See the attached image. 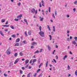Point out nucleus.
<instances>
[{"instance_id":"3","label":"nucleus","mask_w":77,"mask_h":77,"mask_svg":"<svg viewBox=\"0 0 77 77\" xmlns=\"http://www.w3.org/2000/svg\"><path fill=\"white\" fill-rule=\"evenodd\" d=\"M6 53H7L8 55H9L11 54V51H10V50L9 49H8L6 51Z\"/></svg>"},{"instance_id":"32","label":"nucleus","mask_w":77,"mask_h":77,"mask_svg":"<svg viewBox=\"0 0 77 77\" xmlns=\"http://www.w3.org/2000/svg\"><path fill=\"white\" fill-rule=\"evenodd\" d=\"M44 19V18L42 17L40 19V21H43V20Z\"/></svg>"},{"instance_id":"14","label":"nucleus","mask_w":77,"mask_h":77,"mask_svg":"<svg viewBox=\"0 0 77 77\" xmlns=\"http://www.w3.org/2000/svg\"><path fill=\"white\" fill-rule=\"evenodd\" d=\"M30 74H31V72L28 73L27 75V77H30Z\"/></svg>"},{"instance_id":"39","label":"nucleus","mask_w":77,"mask_h":77,"mask_svg":"<svg viewBox=\"0 0 77 77\" xmlns=\"http://www.w3.org/2000/svg\"><path fill=\"white\" fill-rule=\"evenodd\" d=\"M35 15H36V14H37V13H38V10H35Z\"/></svg>"},{"instance_id":"58","label":"nucleus","mask_w":77,"mask_h":77,"mask_svg":"<svg viewBox=\"0 0 77 77\" xmlns=\"http://www.w3.org/2000/svg\"><path fill=\"white\" fill-rule=\"evenodd\" d=\"M53 69L54 70V71H55V67H53Z\"/></svg>"},{"instance_id":"20","label":"nucleus","mask_w":77,"mask_h":77,"mask_svg":"<svg viewBox=\"0 0 77 77\" xmlns=\"http://www.w3.org/2000/svg\"><path fill=\"white\" fill-rule=\"evenodd\" d=\"M48 61H47L46 63V67H47V66H48Z\"/></svg>"},{"instance_id":"2","label":"nucleus","mask_w":77,"mask_h":77,"mask_svg":"<svg viewBox=\"0 0 77 77\" xmlns=\"http://www.w3.org/2000/svg\"><path fill=\"white\" fill-rule=\"evenodd\" d=\"M39 34L42 37H44V32L42 31H40L39 32Z\"/></svg>"},{"instance_id":"11","label":"nucleus","mask_w":77,"mask_h":77,"mask_svg":"<svg viewBox=\"0 0 77 77\" xmlns=\"http://www.w3.org/2000/svg\"><path fill=\"white\" fill-rule=\"evenodd\" d=\"M48 47L49 51H51V47H50V46L48 45Z\"/></svg>"},{"instance_id":"54","label":"nucleus","mask_w":77,"mask_h":77,"mask_svg":"<svg viewBox=\"0 0 77 77\" xmlns=\"http://www.w3.org/2000/svg\"><path fill=\"white\" fill-rule=\"evenodd\" d=\"M42 4H44V1L42 0Z\"/></svg>"},{"instance_id":"50","label":"nucleus","mask_w":77,"mask_h":77,"mask_svg":"<svg viewBox=\"0 0 77 77\" xmlns=\"http://www.w3.org/2000/svg\"><path fill=\"white\" fill-rule=\"evenodd\" d=\"M22 69H23V70H24V69H25V68H24V67H22Z\"/></svg>"},{"instance_id":"17","label":"nucleus","mask_w":77,"mask_h":77,"mask_svg":"<svg viewBox=\"0 0 77 77\" xmlns=\"http://www.w3.org/2000/svg\"><path fill=\"white\" fill-rule=\"evenodd\" d=\"M24 21H25V22H26V24L27 25H28V22H27V20H26V19H24Z\"/></svg>"},{"instance_id":"56","label":"nucleus","mask_w":77,"mask_h":77,"mask_svg":"<svg viewBox=\"0 0 77 77\" xmlns=\"http://www.w3.org/2000/svg\"><path fill=\"white\" fill-rule=\"evenodd\" d=\"M36 74H37L36 73H35L34 75V77H36Z\"/></svg>"},{"instance_id":"35","label":"nucleus","mask_w":77,"mask_h":77,"mask_svg":"<svg viewBox=\"0 0 77 77\" xmlns=\"http://www.w3.org/2000/svg\"><path fill=\"white\" fill-rule=\"evenodd\" d=\"M42 27H41V26H39V29H40V31H41V29Z\"/></svg>"},{"instance_id":"38","label":"nucleus","mask_w":77,"mask_h":77,"mask_svg":"<svg viewBox=\"0 0 77 77\" xmlns=\"http://www.w3.org/2000/svg\"><path fill=\"white\" fill-rule=\"evenodd\" d=\"M42 51V49H40L39 52H40V53H41Z\"/></svg>"},{"instance_id":"16","label":"nucleus","mask_w":77,"mask_h":77,"mask_svg":"<svg viewBox=\"0 0 77 77\" xmlns=\"http://www.w3.org/2000/svg\"><path fill=\"white\" fill-rule=\"evenodd\" d=\"M67 58V55H65L63 57V60H65V59Z\"/></svg>"},{"instance_id":"30","label":"nucleus","mask_w":77,"mask_h":77,"mask_svg":"<svg viewBox=\"0 0 77 77\" xmlns=\"http://www.w3.org/2000/svg\"><path fill=\"white\" fill-rule=\"evenodd\" d=\"M53 31L54 32H55V26H53Z\"/></svg>"},{"instance_id":"36","label":"nucleus","mask_w":77,"mask_h":77,"mask_svg":"<svg viewBox=\"0 0 77 77\" xmlns=\"http://www.w3.org/2000/svg\"><path fill=\"white\" fill-rule=\"evenodd\" d=\"M55 16H57V11H56L55 12Z\"/></svg>"},{"instance_id":"6","label":"nucleus","mask_w":77,"mask_h":77,"mask_svg":"<svg viewBox=\"0 0 77 77\" xmlns=\"http://www.w3.org/2000/svg\"><path fill=\"white\" fill-rule=\"evenodd\" d=\"M18 61H19V58H17L15 62H14V63L15 64H16V63L18 62Z\"/></svg>"},{"instance_id":"15","label":"nucleus","mask_w":77,"mask_h":77,"mask_svg":"<svg viewBox=\"0 0 77 77\" xmlns=\"http://www.w3.org/2000/svg\"><path fill=\"white\" fill-rule=\"evenodd\" d=\"M11 37L14 38L16 37V35H11Z\"/></svg>"},{"instance_id":"64","label":"nucleus","mask_w":77,"mask_h":77,"mask_svg":"<svg viewBox=\"0 0 77 77\" xmlns=\"http://www.w3.org/2000/svg\"><path fill=\"white\" fill-rule=\"evenodd\" d=\"M31 48H33V46H31Z\"/></svg>"},{"instance_id":"44","label":"nucleus","mask_w":77,"mask_h":77,"mask_svg":"<svg viewBox=\"0 0 77 77\" xmlns=\"http://www.w3.org/2000/svg\"><path fill=\"white\" fill-rule=\"evenodd\" d=\"M17 5L18 6H20V5H21V3L20 2H19L18 3Z\"/></svg>"},{"instance_id":"31","label":"nucleus","mask_w":77,"mask_h":77,"mask_svg":"<svg viewBox=\"0 0 77 77\" xmlns=\"http://www.w3.org/2000/svg\"><path fill=\"white\" fill-rule=\"evenodd\" d=\"M20 74H23V71H22L21 70H20Z\"/></svg>"},{"instance_id":"27","label":"nucleus","mask_w":77,"mask_h":77,"mask_svg":"<svg viewBox=\"0 0 77 77\" xmlns=\"http://www.w3.org/2000/svg\"><path fill=\"white\" fill-rule=\"evenodd\" d=\"M39 53V51L37 50L36 51H35L34 53V54H36V53Z\"/></svg>"},{"instance_id":"8","label":"nucleus","mask_w":77,"mask_h":77,"mask_svg":"<svg viewBox=\"0 0 77 77\" xmlns=\"http://www.w3.org/2000/svg\"><path fill=\"white\" fill-rule=\"evenodd\" d=\"M0 33L2 36H4V34H3V32H2V31H0Z\"/></svg>"},{"instance_id":"5","label":"nucleus","mask_w":77,"mask_h":77,"mask_svg":"<svg viewBox=\"0 0 77 77\" xmlns=\"http://www.w3.org/2000/svg\"><path fill=\"white\" fill-rule=\"evenodd\" d=\"M5 21H6V19H2L1 22L2 23H5Z\"/></svg>"},{"instance_id":"37","label":"nucleus","mask_w":77,"mask_h":77,"mask_svg":"<svg viewBox=\"0 0 77 77\" xmlns=\"http://www.w3.org/2000/svg\"><path fill=\"white\" fill-rule=\"evenodd\" d=\"M39 7H40V8H41L42 7V5H41V2H40L39 3Z\"/></svg>"},{"instance_id":"61","label":"nucleus","mask_w":77,"mask_h":77,"mask_svg":"<svg viewBox=\"0 0 77 77\" xmlns=\"http://www.w3.org/2000/svg\"><path fill=\"white\" fill-rule=\"evenodd\" d=\"M32 60H31L30 61L29 63H32Z\"/></svg>"},{"instance_id":"13","label":"nucleus","mask_w":77,"mask_h":77,"mask_svg":"<svg viewBox=\"0 0 77 77\" xmlns=\"http://www.w3.org/2000/svg\"><path fill=\"white\" fill-rule=\"evenodd\" d=\"M35 44L36 45H37V43L33 42L32 43V45H35Z\"/></svg>"},{"instance_id":"23","label":"nucleus","mask_w":77,"mask_h":77,"mask_svg":"<svg viewBox=\"0 0 77 77\" xmlns=\"http://www.w3.org/2000/svg\"><path fill=\"white\" fill-rule=\"evenodd\" d=\"M15 46H19V43H17L15 45Z\"/></svg>"},{"instance_id":"12","label":"nucleus","mask_w":77,"mask_h":77,"mask_svg":"<svg viewBox=\"0 0 77 77\" xmlns=\"http://www.w3.org/2000/svg\"><path fill=\"white\" fill-rule=\"evenodd\" d=\"M2 26H3V27H9V25H3Z\"/></svg>"},{"instance_id":"7","label":"nucleus","mask_w":77,"mask_h":77,"mask_svg":"<svg viewBox=\"0 0 77 77\" xmlns=\"http://www.w3.org/2000/svg\"><path fill=\"white\" fill-rule=\"evenodd\" d=\"M29 62V60H26L25 61V64H27Z\"/></svg>"},{"instance_id":"53","label":"nucleus","mask_w":77,"mask_h":77,"mask_svg":"<svg viewBox=\"0 0 77 77\" xmlns=\"http://www.w3.org/2000/svg\"><path fill=\"white\" fill-rule=\"evenodd\" d=\"M4 31H5V32H8V29H5L4 30Z\"/></svg>"},{"instance_id":"34","label":"nucleus","mask_w":77,"mask_h":77,"mask_svg":"<svg viewBox=\"0 0 77 77\" xmlns=\"http://www.w3.org/2000/svg\"><path fill=\"white\" fill-rule=\"evenodd\" d=\"M42 77V73H41L38 76V77Z\"/></svg>"},{"instance_id":"47","label":"nucleus","mask_w":77,"mask_h":77,"mask_svg":"<svg viewBox=\"0 0 77 77\" xmlns=\"http://www.w3.org/2000/svg\"><path fill=\"white\" fill-rule=\"evenodd\" d=\"M4 75L5 77H7V74H6V73L4 74Z\"/></svg>"},{"instance_id":"9","label":"nucleus","mask_w":77,"mask_h":77,"mask_svg":"<svg viewBox=\"0 0 77 77\" xmlns=\"http://www.w3.org/2000/svg\"><path fill=\"white\" fill-rule=\"evenodd\" d=\"M72 44H73V45H75V44H76V42L75 41H72Z\"/></svg>"},{"instance_id":"45","label":"nucleus","mask_w":77,"mask_h":77,"mask_svg":"<svg viewBox=\"0 0 77 77\" xmlns=\"http://www.w3.org/2000/svg\"><path fill=\"white\" fill-rule=\"evenodd\" d=\"M53 60L54 61L55 63H57V61L54 59H53Z\"/></svg>"},{"instance_id":"51","label":"nucleus","mask_w":77,"mask_h":77,"mask_svg":"<svg viewBox=\"0 0 77 77\" xmlns=\"http://www.w3.org/2000/svg\"><path fill=\"white\" fill-rule=\"evenodd\" d=\"M55 57L57 59H58V56H56Z\"/></svg>"},{"instance_id":"60","label":"nucleus","mask_w":77,"mask_h":77,"mask_svg":"<svg viewBox=\"0 0 77 77\" xmlns=\"http://www.w3.org/2000/svg\"><path fill=\"white\" fill-rule=\"evenodd\" d=\"M67 41H69V38H67Z\"/></svg>"},{"instance_id":"41","label":"nucleus","mask_w":77,"mask_h":77,"mask_svg":"<svg viewBox=\"0 0 77 77\" xmlns=\"http://www.w3.org/2000/svg\"><path fill=\"white\" fill-rule=\"evenodd\" d=\"M55 51H56V50H54V51L53 52V53H52L53 54H54V52H55Z\"/></svg>"},{"instance_id":"43","label":"nucleus","mask_w":77,"mask_h":77,"mask_svg":"<svg viewBox=\"0 0 77 77\" xmlns=\"http://www.w3.org/2000/svg\"><path fill=\"white\" fill-rule=\"evenodd\" d=\"M75 75H76L77 76V70H76L75 72Z\"/></svg>"},{"instance_id":"52","label":"nucleus","mask_w":77,"mask_h":77,"mask_svg":"<svg viewBox=\"0 0 77 77\" xmlns=\"http://www.w3.org/2000/svg\"><path fill=\"white\" fill-rule=\"evenodd\" d=\"M74 4L75 5L76 3H77V1H75V2H74Z\"/></svg>"},{"instance_id":"26","label":"nucleus","mask_w":77,"mask_h":77,"mask_svg":"<svg viewBox=\"0 0 77 77\" xmlns=\"http://www.w3.org/2000/svg\"><path fill=\"white\" fill-rule=\"evenodd\" d=\"M74 39L75 40V41H77V37H75Z\"/></svg>"},{"instance_id":"59","label":"nucleus","mask_w":77,"mask_h":77,"mask_svg":"<svg viewBox=\"0 0 77 77\" xmlns=\"http://www.w3.org/2000/svg\"><path fill=\"white\" fill-rule=\"evenodd\" d=\"M69 30H67V33H69Z\"/></svg>"},{"instance_id":"24","label":"nucleus","mask_w":77,"mask_h":77,"mask_svg":"<svg viewBox=\"0 0 77 77\" xmlns=\"http://www.w3.org/2000/svg\"><path fill=\"white\" fill-rule=\"evenodd\" d=\"M35 62H36V59H35L32 61V63H34Z\"/></svg>"},{"instance_id":"57","label":"nucleus","mask_w":77,"mask_h":77,"mask_svg":"<svg viewBox=\"0 0 77 77\" xmlns=\"http://www.w3.org/2000/svg\"><path fill=\"white\" fill-rule=\"evenodd\" d=\"M31 68H32V67H31V66H30L29 67V69H31Z\"/></svg>"},{"instance_id":"29","label":"nucleus","mask_w":77,"mask_h":77,"mask_svg":"<svg viewBox=\"0 0 77 77\" xmlns=\"http://www.w3.org/2000/svg\"><path fill=\"white\" fill-rule=\"evenodd\" d=\"M17 56H18V54H17V53H15L14 54V56H15V57H17Z\"/></svg>"},{"instance_id":"55","label":"nucleus","mask_w":77,"mask_h":77,"mask_svg":"<svg viewBox=\"0 0 77 77\" xmlns=\"http://www.w3.org/2000/svg\"><path fill=\"white\" fill-rule=\"evenodd\" d=\"M66 17L67 18H69V15H67Z\"/></svg>"},{"instance_id":"21","label":"nucleus","mask_w":77,"mask_h":77,"mask_svg":"<svg viewBox=\"0 0 77 77\" xmlns=\"http://www.w3.org/2000/svg\"><path fill=\"white\" fill-rule=\"evenodd\" d=\"M20 54L21 56H23V54L22 52H20Z\"/></svg>"},{"instance_id":"62","label":"nucleus","mask_w":77,"mask_h":77,"mask_svg":"<svg viewBox=\"0 0 77 77\" xmlns=\"http://www.w3.org/2000/svg\"><path fill=\"white\" fill-rule=\"evenodd\" d=\"M69 54H72V52H71V51H70L69 52Z\"/></svg>"},{"instance_id":"25","label":"nucleus","mask_w":77,"mask_h":77,"mask_svg":"<svg viewBox=\"0 0 77 77\" xmlns=\"http://www.w3.org/2000/svg\"><path fill=\"white\" fill-rule=\"evenodd\" d=\"M10 27L11 29H14V26H12V25H11L10 26Z\"/></svg>"},{"instance_id":"10","label":"nucleus","mask_w":77,"mask_h":77,"mask_svg":"<svg viewBox=\"0 0 77 77\" xmlns=\"http://www.w3.org/2000/svg\"><path fill=\"white\" fill-rule=\"evenodd\" d=\"M31 33H32L31 30L29 31L28 32L29 35H31Z\"/></svg>"},{"instance_id":"46","label":"nucleus","mask_w":77,"mask_h":77,"mask_svg":"<svg viewBox=\"0 0 77 77\" xmlns=\"http://www.w3.org/2000/svg\"><path fill=\"white\" fill-rule=\"evenodd\" d=\"M28 66H29V64L27 65L25 67V68H27L28 67Z\"/></svg>"},{"instance_id":"48","label":"nucleus","mask_w":77,"mask_h":77,"mask_svg":"<svg viewBox=\"0 0 77 77\" xmlns=\"http://www.w3.org/2000/svg\"><path fill=\"white\" fill-rule=\"evenodd\" d=\"M50 9H51V8H50V7H49V12H51Z\"/></svg>"},{"instance_id":"28","label":"nucleus","mask_w":77,"mask_h":77,"mask_svg":"<svg viewBox=\"0 0 77 77\" xmlns=\"http://www.w3.org/2000/svg\"><path fill=\"white\" fill-rule=\"evenodd\" d=\"M49 36L50 38V40L51 41V39H52V38L51 37V35H49Z\"/></svg>"},{"instance_id":"18","label":"nucleus","mask_w":77,"mask_h":77,"mask_svg":"<svg viewBox=\"0 0 77 77\" xmlns=\"http://www.w3.org/2000/svg\"><path fill=\"white\" fill-rule=\"evenodd\" d=\"M16 42H20V39L19 38H17L16 40Z\"/></svg>"},{"instance_id":"1","label":"nucleus","mask_w":77,"mask_h":77,"mask_svg":"<svg viewBox=\"0 0 77 77\" xmlns=\"http://www.w3.org/2000/svg\"><path fill=\"white\" fill-rule=\"evenodd\" d=\"M22 14H20L19 16H17V18L19 19H17L15 18L14 19V21H18L19 20H21V17H22Z\"/></svg>"},{"instance_id":"40","label":"nucleus","mask_w":77,"mask_h":77,"mask_svg":"<svg viewBox=\"0 0 77 77\" xmlns=\"http://www.w3.org/2000/svg\"><path fill=\"white\" fill-rule=\"evenodd\" d=\"M25 34L26 35V36H27V32L26 31L25 32Z\"/></svg>"},{"instance_id":"33","label":"nucleus","mask_w":77,"mask_h":77,"mask_svg":"<svg viewBox=\"0 0 77 77\" xmlns=\"http://www.w3.org/2000/svg\"><path fill=\"white\" fill-rule=\"evenodd\" d=\"M68 69L69 70V69H71V68H70V66H69L68 65Z\"/></svg>"},{"instance_id":"22","label":"nucleus","mask_w":77,"mask_h":77,"mask_svg":"<svg viewBox=\"0 0 77 77\" xmlns=\"http://www.w3.org/2000/svg\"><path fill=\"white\" fill-rule=\"evenodd\" d=\"M27 42L25 41H23V43L24 44H27Z\"/></svg>"},{"instance_id":"63","label":"nucleus","mask_w":77,"mask_h":77,"mask_svg":"<svg viewBox=\"0 0 77 77\" xmlns=\"http://www.w3.org/2000/svg\"><path fill=\"white\" fill-rule=\"evenodd\" d=\"M72 37L71 36H70V39H72Z\"/></svg>"},{"instance_id":"49","label":"nucleus","mask_w":77,"mask_h":77,"mask_svg":"<svg viewBox=\"0 0 77 77\" xmlns=\"http://www.w3.org/2000/svg\"><path fill=\"white\" fill-rule=\"evenodd\" d=\"M76 10V9H75V8H74L73 9V10L74 12H75V10Z\"/></svg>"},{"instance_id":"4","label":"nucleus","mask_w":77,"mask_h":77,"mask_svg":"<svg viewBox=\"0 0 77 77\" xmlns=\"http://www.w3.org/2000/svg\"><path fill=\"white\" fill-rule=\"evenodd\" d=\"M31 12L32 13H35V9L34 8H32L31 10Z\"/></svg>"},{"instance_id":"42","label":"nucleus","mask_w":77,"mask_h":77,"mask_svg":"<svg viewBox=\"0 0 77 77\" xmlns=\"http://www.w3.org/2000/svg\"><path fill=\"white\" fill-rule=\"evenodd\" d=\"M39 71H41V69H38V70L37 71V72H38Z\"/></svg>"},{"instance_id":"19","label":"nucleus","mask_w":77,"mask_h":77,"mask_svg":"<svg viewBox=\"0 0 77 77\" xmlns=\"http://www.w3.org/2000/svg\"><path fill=\"white\" fill-rule=\"evenodd\" d=\"M52 17L54 19H55V16H54V13H52Z\"/></svg>"}]
</instances>
